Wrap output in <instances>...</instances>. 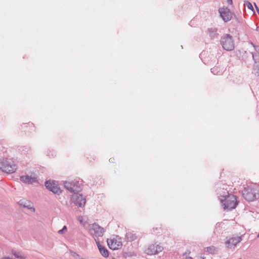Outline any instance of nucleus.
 <instances>
[{
  "label": "nucleus",
  "instance_id": "f257e3e1",
  "mask_svg": "<svg viewBox=\"0 0 259 259\" xmlns=\"http://www.w3.org/2000/svg\"><path fill=\"white\" fill-rule=\"evenodd\" d=\"M242 196L248 201H252L259 197L258 187L251 185L244 188L242 191Z\"/></svg>",
  "mask_w": 259,
  "mask_h": 259
},
{
  "label": "nucleus",
  "instance_id": "f03ea898",
  "mask_svg": "<svg viewBox=\"0 0 259 259\" xmlns=\"http://www.w3.org/2000/svg\"><path fill=\"white\" fill-rule=\"evenodd\" d=\"M220 43L223 48L228 51H232L235 48V43L233 37L229 34H224L221 36Z\"/></svg>",
  "mask_w": 259,
  "mask_h": 259
},
{
  "label": "nucleus",
  "instance_id": "7ed1b4c3",
  "mask_svg": "<svg viewBox=\"0 0 259 259\" xmlns=\"http://www.w3.org/2000/svg\"><path fill=\"white\" fill-rule=\"evenodd\" d=\"M17 168L14 162L10 159H4L0 161V169L6 173H13Z\"/></svg>",
  "mask_w": 259,
  "mask_h": 259
},
{
  "label": "nucleus",
  "instance_id": "20e7f679",
  "mask_svg": "<svg viewBox=\"0 0 259 259\" xmlns=\"http://www.w3.org/2000/svg\"><path fill=\"white\" fill-rule=\"evenodd\" d=\"M89 233L94 238L102 237L104 234V229L96 223L91 224L89 226Z\"/></svg>",
  "mask_w": 259,
  "mask_h": 259
},
{
  "label": "nucleus",
  "instance_id": "39448f33",
  "mask_svg": "<svg viewBox=\"0 0 259 259\" xmlns=\"http://www.w3.org/2000/svg\"><path fill=\"white\" fill-rule=\"evenodd\" d=\"M223 206L224 209L231 210L236 207L237 205V200L236 197L234 195L228 196L227 198L224 199Z\"/></svg>",
  "mask_w": 259,
  "mask_h": 259
},
{
  "label": "nucleus",
  "instance_id": "423d86ee",
  "mask_svg": "<svg viewBox=\"0 0 259 259\" xmlns=\"http://www.w3.org/2000/svg\"><path fill=\"white\" fill-rule=\"evenodd\" d=\"M64 187L71 192L79 191L80 189L81 182L74 180L71 182L66 181L64 183Z\"/></svg>",
  "mask_w": 259,
  "mask_h": 259
},
{
  "label": "nucleus",
  "instance_id": "0eeeda50",
  "mask_svg": "<svg viewBox=\"0 0 259 259\" xmlns=\"http://www.w3.org/2000/svg\"><path fill=\"white\" fill-rule=\"evenodd\" d=\"M46 188L54 194L59 195L61 193V190L57 182L54 181L49 180L45 182Z\"/></svg>",
  "mask_w": 259,
  "mask_h": 259
},
{
  "label": "nucleus",
  "instance_id": "6e6552de",
  "mask_svg": "<svg viewBox=\"0 0 259 259\" xmlns=\"http://www.w3.org/2000/svg\"><path fill=\"white\" fill-rule=\"evenodd\" d=\"M72 201L76 206L80 207H83L86 203L85 198L81 195L78 193H74L72 196Z\"/></svg>",
  "mask_w": 259,
  "mask_h": 259
},
{
  "label": "nucleus",
  "instance_id": "1a4fd4ad",
  "mask_svg": "<svg viewBox=\"0 0 259 259\" xmlns=\"http://www.w3.org/2000/svg\"><path fill=\"white\" fill-rule=\"evenodd\" d=\"M163 250V247L159 244H151L145 250V252L148 255H153L158 254Z\"/></svg>",
  "mask_w": 259,
  "mask_h": 259
},
{
  "label": "nucleus",
  "instance_id": "9d476101",
  "mask_svg": "<svg viewBox=\"0 0 259 259\" xmlns=\"http://www.w3.org/2000/svg\"><path fill=\"white\" fill-rule=\"evenodd\" d=\"M220 16L224 21L227 22L231 20L232 17V13L230 10L227 7L221 8L219 10Z\"/></svg>",
  "mask_w": 259,
  "mask_h": 259
},
{
  "label": "nucleus",
  "instance_id": "9b49d317",
  "mask_svg": "<svg viewBox=\"0 0 259 259\" xmlns=\"http://www.w3.org/2000/svg\"><path fill=\"white\" fill-rule=\"evenodd\" d=\"M107 242L109 247L112 250L118 249L122 245V242L120 239L115 238L108 239Z\"/></svg>",
  "mask_w": 259,
  "mask_h": 259
},
{
  "label": "nucleus",
  "instance_id": "f8f14e48",
  "mask_svg": "<svg viewBox=\"0 0 259 259\" xmlns=\"http://www.w3.org/2000/svg\"><path fill=\"white\" fill-rule=\"evenodd\" d=\"M227 186L226 185H222V187H220V189H218V194L219 195V198L221 202V203H223L224 199L225 198H227L228 196L231 195L229 193L228 191L227 190Z\"/></svg>",
  "mask_w": 259,
  "mask_h": 259
},
{
  "label": "nucleus",
  "instance_id": "ddd939ff",
  "mask_svg": "<svg viewBox=\"0 0 259 259\" xmlns=\"http://www.w3.org/2000/svg\"><path fill=\"white\" fill-rule=\"evenodd\" d=\"M242 240L241 237H234L230 238L225 243V244L227 248H232L233 247L236 246V245L240 242Z\"/></svg>",
  "mask_w": 259,
  "mask_h": 259
},
{
  "label": "nucleus",
  "instance_id": "4468645a",
  "mask_svg": "<svg viewBox=\"0 0 259 259\" xmlns=\"http://www.w3.org/2000/svg\"><path fill=\"white\" fill-rule=\"evenodd\" d=\"M20 180L23 183L27 184H32L37 182L36 178L28 175L21 176Z\"/></svg>",
  "mask_w": 259,
  "mask_h": 259
},
{
  "label": "nucleus",
  "instance_id": "2eb2a0df",
  "mask_svg": "<svg viewBox=\"0 0 259 259\" xmlns=\"http://www.w3.org/2000/svg\"><path fill=\"white\" fill-rule=\"evenodd\" d=\"M18 203L20 206L27 208L28 209L32 210L33 212L35 211V208L33 207L32 203L25 199L20 200L18 202Z\"/></svg>",
  "mask_w": 259,
  "mask_h": 259
},
{
  "label": "nucleus",
  "instance_id": "dca6fc26",
  "mask_svg": "<svg viewBox=\"0 0 259 259\" xmlns=\"http://www.w3.org/2000/svg\"><path fill=\"white\" fill-rule=\"evenodd\" d=\"M204 251L211 254H215L218 252L219 249L214 246H210L204 248Z\"/></svg>",
  "mask_w": 259,
  "mask_h": 259
},
{
  "label": "nucleus",
  "instance_id": "f3484780",
  "mask_svg": "<svg viewBox=\"0 0 259 259\" xmlns=\"http://www.w3.org/2000/svg\"><path fill=\"white\" fill-rule=\"evenodd\" d=\"M209 36L211 38L218 37L219 33H218V29L215 28H211L208 30Z\"/></svg>",
  "mask_w": 259,
  "mask_h": 259
},
{
  "label": "nucleus",
  "instance_id": "a211bd4d",
  "mask_svg": "<svg viewBox=\"0 0 259 259\" xmlns=\"http://www.w3.org/2000/svg\"><path fill=\"white\" fill-rule=\"evenodd\" d=\"M125 238L128 241H132L136 239L137 236L131 232H128L126 234Z\"/></svg>",
  "mask_w": 259,
  "mask_h": 259
},
{
  "label": "nucleus",
  "instance_id": "6ab92c4d",
  "mask_svg": "<svg viewBox=\"0 0 259 259\" xmlns=\"http://www.w3.org/2000/svg\"><path fill=\"white\" fill-rule=\"evenodd\" d=\"M99 250L100 251V253L101 254V255L103 256H104L105 257H108L109 252H108V250L105 247H104V246H102V247H100L99 249Z\"/></svg>",
  "mask_w": 259,
  "mask_h": 259
},
{
  "label": "nucleus",
  "instance_id": "aec40b11",
  "mask_svg": "<svg viewBox=\"0 0 259 259\" xmlns=\"http://www.w3.org/2000/svg\"><path fill=\"white\" fill-rule=\"evenodd\" d=\"M12 254L16 258L19 259H24L25 258V255L20 252L13 250Z\"/></svg>",
  "mask_w": 259,
  "mask_h": 259
},
{
  "label": "nucleus",
  "instance_id": "412c9836",
  "mask_svg": "<svg viewBox=\"0 0 259 259\" xmlns=\"http://www.w3.org/2000/svg\"><path fill=\"white\" fill-rule=\"evenodd\" d=\"M211 72L214 75H221L222 73V71H218V67L211 68Z\"/></svg>",
  "mask_w": 259,
  "mask_h": 259
},
{
  "label": "nucleus",
  "instance_id": "4be33fe9",
  "mask_svg": "<svg viewBox=\"0 0 259 259\" xmlns=\"http://www.w3.org/2000/svg\"><path fill=\"white\" fill-rule=\"evenodd\" d=\"M244 5L248 9L251 10L252 11L254 12L253 7L252 4L248 1L244 2Z\"/></svg>",
  "mask_w": 259,
  "mask_h": 259
},
{
  "label": "nucleus",
  "instance_id": "5701e85b",
  "mask_svg": "<svg viewBox=\"0 0 259 259\" xmlns=\"http://www.w3.org/2000/svg\"><path fill=\"white\" fill-rule=\"evenodd\" d=\"M70 252L72 256H73L74 258L78 259L79 258V255L77 254L76 252L72 250H70Z\"/></svg>",
  "mask_w": 259,
  "mask_h": 259
},
{
  "label": "nucleus",
  "instance_id": "b1692460",
  "mask_svg": "<svg viewBox=\"0 0 259 259\" xmlns=\"http://www.w3.org/2000/svg\"><path fill=\"white\" fill-rule=\"evenodd\" d=\"M66 232H67V227L66 226H64L62 229H61L58 231V233L60 234H64Z\"/></svg>",
  "mask_w": 259,
  "mask_h": 259
},
{
  "label": "nucleus",
  "instance_id": "393cba45",
  "mask_svg": "<svg viewBox=\"0 0 259 259\" xmlns=\"http://www.w3.org/2000/svg\"><path fill=\"white\" fill-rule=\"evenodd\" d=\"M94 239L98 246V249L103 246L100 244L99 241L97 239V238H94Z\"/></svg>",
  "mask_w": 259,
  "mask_h": 259
},
{
  "label": "nucleus",
  "instance_id": "a878e982",
  "mask_svg": "<svg viewBox=\"0 0 259 259\" xmlns=\"http://www.w3.org/2000/svg\"><path fill=\"white\" fill-rule=\"evenodd\" d=\"M190 250L189 249H187L183 254V256L187 257V255H189L190 254Z\"/></svg>",
  "mask_w": 259,
  "mask_h": 259
},
{
  "label": "nucleus",
  "instance_id": "bb28decb",
  "mask_svg": "<svg viewBox=\"0 0 259 259\" xmlns=\"http://www.w3.org/2000/svg\"><path fill=\"white\" fill-rule=\"evenodd\" d=\"M254 4V6H255V9L256 10V11L257 12V13L259 15V9L257 7V6L256 5L255 3Z\"/></svg>",
  "mask_w": 259,
  "mask_h": 259
},
{
  "label": "nucleus",
  "instance_id": "cd10ccee",
  "mask_svg": "<svg viewBox=\"0 0 259 259\" xmlns=\"http://www.w3.org/2000/svg\"><path fill=\"white\" fill-rule=\"evenodd\" d=\"M227 2L230 5H232V4H233V1L232 0H227Z\"/></svg>",
  "mask_w": 259,
  "mask_h": 259
},
{
  "label": "nucleus",
  "instance_id": "c85d7f7f",
  "mask_svg": "<svg viewBox=\"0 0 259 259\" xmlns=\"http://www.w3.org/2000/svg\"><path fill=\"white\" fill-rule=\"evenodd\" d=\"M252 58H253V59L254 60V63H257V62H256V61L254 58V54L253 53L252 54Z\"/></svg>",
  "mask_w": 259,
  "mask_h": 259
},
{
  "label": "nucleus",
  "instance_id": "c756f323",
  "mask_svg": "<svg viewBox=\"0 0 259 259\" xmlns=\"http://www.w3.org/2000/svg\"><path fill=\"white\" fill-rule=\"evenodd\" d=\"M186 259H193V257H190V256H188V257H186Z\"/></svg>",
  "mask_w": 259,
  "mask_h": 259
},
{
  "label": "nucleus",
  "instance_id": "7c9ffc66",
  "mask_svg": "<svg viewBox=\"0 0 259 259\" xmlns=\"http://www.w3.org/2000/svg\"><path fill=\"white\" fill-rule=\"evenodd\" d=\"M256 68H258V69L259 70V62H258V65L256 66Z\"/></svg>",
  "mask_w": 259,
  "mask_h": 259
}]
</instances>
